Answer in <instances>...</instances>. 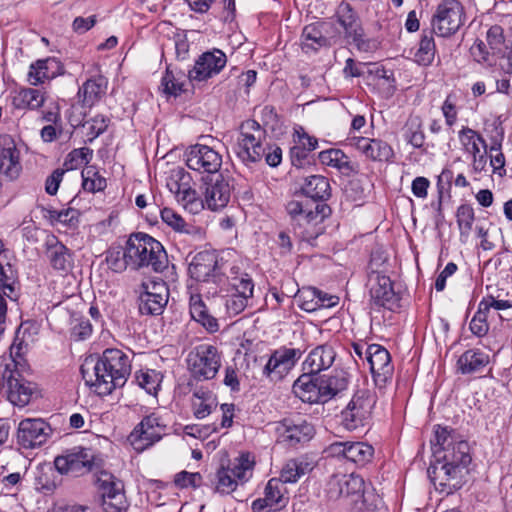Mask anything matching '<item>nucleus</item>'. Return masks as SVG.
I'll list each match as a JSON object with an SVG mask.
<instances>
[{"mask_svg":"<svg viewBox=\"0 0 512 512\" xmlns=\"http://www.w3.org/2000/svg\"><path fill=\"white\" fill-rule=\"evenodd\" d=\"M133 357L132 351L126 353L118 348H107L91 368L88 361L81 366L82 378L98 395H108L126 383Z\"/></svg>","mask_w":512,"mask_h":512,"instance_id":"obj_1","label":"nucleus"},{"mask_svg":"<svg viewBox=\"0 0 512 512\" xmlns=\"http://www.w3.org/2000/svg\"><path fill=\"white\" fill-rule=\"evenodd\" d=\"M124 259L127 265L136 270L146 267L159 273L168 266V256L163 245L142 232L129 236L124 249Z\"/></svg>","mask_w":512,"mask_h":512,"instance_id":"obj_2","label":"nucleus"},{"mask_svg":"<svg viewBox=\"0 0 512 512\" xmlns=\"http://www.w3.org/2000/svg\"><path fill=\"white\" fill-rule=\"evenodd\" d=\"M255 461L250 453H242L228 466H221L210 479V486L215 493L228 495L235 491L238 485L248 482L253 475Z\"/></svg>","mask_w":512,"mask_h":512,"instance_id":"obj_3","label":"nucleus"},{"mask_svg":"<svg viewBox=\"0 0 512 512\" xmlns=\"http://www.w3.org/2000/svg\"><path fill=\"white\" fill-rule=\"evenodd\" d=\"M326 492L330 499L336 500L340 497L357 496L362 498L367 509H378L381 499L370 491L365 490L363 478L354 473L335 474L330 477L326 485Z\"/></svg>","mask_w":512,"mask_h":512,"instance_id":"obj_4","label":"nucleus"},{"mask_svg":"<svg viewBox=\"0 0 512 512\" xmlns=\"http://www.w3.org/2000/svg\"><path fill=\"white\" fill-rule=\"evenodd\" d=\"M376 402L377 397L373 391L358 389L341 412L342 426L348 431L369 426Z\"/></svg>","mask_w":512,"mask_h":512,"instance_id":"obj_5","label":"nucleus"},{"mask_svg":"<svg viewBox=\"0 0 512 512\" xmlns=\"http://www.w3.org/2000/svg\"><path fill=\"white\" fill-rule=\"evenodd\" d=\"M188 272L191 278L198 282L215 284L219 289H216L213 294L221 293L223 286L228 283V277L224 273V263L219 261L215 251L198 252L192 258Z\"/></svg>","mask_w":512,"mask_h":512,"instance_id":"obj_6","label":"nucleus"},{"mask_svg":"<svg viewBox=\"0 0 512 512\" xmlns=\"http://www.w3.org/2000/svg\"><path fill=\"white\" fill-rule=\"evenodd\" d=\"M186 361L194 380L207 381L217 375L221 367L222 354L216 346L200 344L189 352Z\"/></svg>","mask_w":512,"mask_h":512,"instance_id":"obj_7","label":"nucleus"},{"mask_svg":"<svg viewBox=\"0 0 512 512\" xmlns=\"http://www.w3.org/2000/svg\"><path fill=\"white\" fill-rule=\"evenodd\" d=\"M265 130L255 120H246L240 126L235 153L243 163H255L262 159L265 148Z\"/></svg>","mask_w":512,"mask_h":512,"instance_id":"obj_8","label":"nucleus"},{"mask_svg":"<svg viewBox=\"0 0 512 512\" xmlns=\"http://www.w3.org/2000/svg\"><path fill=\"white\" fill-rule=\"evenodd\" d=\"M54 464L61 474L81 476L100 468L102 459L90 448L74 447L66 454L57 456Z\"/></svg>","mask_w":512,"mask_h":512,"instance_id":"obj_9","label":"nucleus"},{"mask_svg":"<svg viewBox=\"0 0 512 512\" xmlns=\"http://www.w3.org/2000/svg\"><path fill=\"white\" fill-rule=\"evenodd\" d=\"M96 486L104 512H121L127 509L128 502L124 492V484L112 473L107 471L98 472Z\"/></svg>","mask_w":512,"mask_h":512,"instance_id":"obj_10","label":"nucleus"},{"mask_svg":"<svg viewBox=\"0 0 512 512\" xmlns=\"http://www.w3.org/2000/svg\"><path fill=\"white\" fill-rule=\"evenodd\" d=\"M463 6L458 0H442L432 16V30L440 37L454 35L463 25Z\"/></svg>","mask_w":512,"mask_h":512,"instance_id":"obj_11","label":"nucleus"},{"mask_svg":"<svg viewBox=\"0 0 512 512\" xmlns=\"http://www.w3.org/2000/svg\"><path fill=\"white\" fill-rule=\"evenodd\" d=\"M505 48L507 44L504 29L500 25H492L486 31L485 41L477 39L470 47V54L477 63L491 66Z\"/></svg>","mask_w":512,"mask_h":512,"instance_id":"obj_12","label":"nucleus"},{"mask_svg":"<svg viewBox=\"0 0 512 512\" xmlns=\"http://www.w3.org/2000/svg\"><path fill=\"white\" fill-rule=\"evenodd\" d=\"M341 36L331 22L318 21L306 25L301 34V49L305 53L317 52L321 48L337 44Z\"/></svg>","mask_w":512,"mask_h":512,"instance_id":"obj_13","label":"nucleus"},{"mask_svg":"<svg viewBox=\"0 0 512 512\" xmlns=\"http://www.w3.org/2000/svg\"><path fill=\"white\" fill-rule=\"evenodd\" d=\"M276 432L280 444L289 448H298L314 437L315 428L307 419L296 416L278 422Z\"/></svg>","mask_w":512,"mask_h":512,"instance_id":"obj_14","label":"nucleus"},{"mask_svg":"<svg viewBox=\"0 0 512 512\" xmlns=\"http://www.w3.org/2000/svg\"><path fill=\"white\" fill-rule=\"evenodd\" d=\"M165 429L166 425L161 418L156 413H152L145 416L134 427L128 436V441L137 452H143L162 439Z\"/></svg>","mask_w":512,"mask_h":512,"instance_id":"obj_15","label":"nucleus"},{"mask_svg":"<svg viewBox=\"0 0 512 512\" xmlns=\"http://www.w3.org/2000/svg\"><path fill=\"white\" fill-rule=\"evenodd\" d=\"M233 283H227L231 288L223 286L219 294L220 300L225 306L228 316H236L243 312L248 305V300L253 296L254 284L252 279L245 275L241 279H233Z\"/></svg>","mask_w":512,"mask_h":512,"instance_id":"obj_16","label":"nucleus"},{"mask_svg":"<svg viewBox=\"0 0 512 512\" xmlns=\"http://www.w3.org/2000/svg\"><path fill=\"white\" fill-rule=\"evenodd\" d=\"M169 289L163 280H148L139 288V311L143 315H160L168 303Z\"/></svg>","mask_w":512,"mask_h":512,"instance_id":"obj_17","label":"nucleus"},{"mask_svg":"<svg viewBox=\"0 0 512 512\" xmlns=\"http://www.w3.org/2000/svg\"><path fill=\"white\" fill-rule=\"evenodd\" d=\"M331 215V208L326 203H318L307 215L292 225L294 234L310 244L325 231L323 222Z\"/></svg>","mask_w":512,"mask_h":512,"instance_id":"obj_18","label":"nucleus"},{"mask_svg":"<svg viewBox=\"0 0 512 512\" xmlns=\"http://www.w3.org/2000/svg\"><path fill=\"white\" fill-rule=\"evenodd\" d=\"M186 165L200 174H217L222 166V155L216 149L204 145L190 146L185 153Z\"/></svg>","mask_w":512,"mask_h":512,"instance_id":"obj_19","label":"nucleus"},{"mask_svg":"<svg viewBox=\"0 0 512 512\" xmlns=\"http://www.w3.org/2000/svg\"><path fill=\"white\" fill-rule=\"evenodd\" d=\"M301 356L300 349L280 347L272 352L263 367L262 374L270 381L277 382L288 374Z\"/></svg>","mask_w":512,"mask_h":512,"instance_id":"obj_20","label":"nucleus"},{"mask_svg":"<svg viewBox=\"0 0 512 512\" xmlns=\"http://www.w3.org/2000/svg\"><path fill=\"white\" fill-rule=\"evenodd\" d=\"M462 469L446 461H437L427 470L428 476L435 488L441 493L452 494L462 486Z\"/></svg>","mask_w":512,"mask_h":512,"instance_id":"obj_21","label":"nucleus"},{"mask_svg":"<svg viewBox=\"0 0 512 512\" xmlns=\"http://www.w3.org/2000/svg\"><path fill=\"white\" fill-rule=\"evenodd\" d=\"M2 380V387L6 388L8 399L13 405L23 407L30 402L34 386L22 377L20 371L11 369L10 364H7Z\"/></svg>","mask_w":512,"mask_h":512,"instance_id":"obj_22","label":"nucleus"},{"mask_svg":"<svg viewBox=\"0 0 512 512\" xmlns=\"http://www.w3.org/2000/svg\"><path fill=\"white\" fill-rule=\"evenodd\" d=\"M52 429L42 419L26 418L20 421L17 428V443L24 449H33L43 445L50 436Z\"/></svg>","mask_w":512,"mask_h":512,"instance_id":"obj_23","label":"nucleus"},{"mask_svg":"<svg viewBox=\"0 0 512 512\" xmlns=\"http://www.w3.org/2000/svg\"><path fill=\"white\" fill-rule=\"evenodd\" d=\"M370 300L374 306L394 311L399 307L400 297L394 291L390 277L373 273L370 277Z\"/></svg>","mask_w":512,"mask_h":512,"instance_id":"obj_24","label":"nucleus"},{"mask_svg":"<svg viewBox=\"0 0 512 512\" xmlns=\"http://www.w3.org/2000/svg\"><path fill=\"white\" fill-rule=\"evenodd\" d=\"M369 368L375 384L382 388L392 380L394 366L389 351L379 344L369 345Z\"/></svg>","mask_w":512,"mask_h":512,"instance_id":"obj_25","label":"nucleus"},{"mask_svg":"<svg viewBox=\"0 0 512 512\" xmlns=\"http://www.w3.org/2000/svg\"><path fill=\"white\" fill-rule=\"evenodd\" d=\"M227 63L225 53L219 49H213L202 53L195 62L194 67L189 70L190 81H204L219 74Z\"/></svg>","mask_w":512,"mask_h":512,"instance_id":"obj_26","label":"nucleus"},{"mask_svg":"<svg viewBox=\"0 0 512 512\" xmlns=\"http://www.w3.org/2000/svg\"><path fill=\"white\" fill-rule=\"evenodd\" d=\"M347 140L351 147L372 161L389 162L394 157L392 147L381 139L353 136Z\"/></svg>","mask_w":512,"mask_h":512,"instance_id":"obj_27","label":"nucleus"},{"mask_svg":"<svg viewBox=\"0 0 512 512\" xmlns=\"http://www.w3.org/2000/svg\"><path fill=\"white\" fill-rule=\"evenodd\" d=\"M21 171L20 151L15 140L10 135H0V173L14 180L19 177Z\"/></svg>","mask_w":512,"mask_h":512,"instance_id":"obj_28","label":"nucleus"},{"mask_svg":"<svg viewBox=\"0 0 512 512\" xmlns=\"http://www.w3.org/2000/svg\"><path fill=\"white\" fill-rule=\"evenodd\" d=\"M293 393L301 401L309 404L327 402L322 389L321 375L307 371L294 382Z\"/></svg>","mask_w":512,"mask_h":512,"instance_id":"obj_29","label":"nucleus"},{"mask_svg":"<svg viewBox=\"0 0 512 512\" xmlns=\"http://www.w3.org/2000/svg\"><path fill=\"white\" fill-rule=\"evenodd\" d=\"M231 198V186L224 177L217 176L214 182L206 183L204 203L212 211L220 210L227 206Z\"/></svg>","mask_w":512,"mask_h":512,"instance_id":"obj_30","label":"nucleus"},{"mask_svg":"<svg viewBox=\"0 0 512 512\" xmlns=\"http://www.w3.org/2000/svg\"><path fill=\"white\" fill-rule=\"evenodd\" d=\"M336 358V351L331 344L325 343L316 346L307 355L303 362V370L320 375L323 370L329 369Z\"/></svg>","mask_w":512,"mask_h":512,"instance_id":"obj_31","label":"nucleus"},{"mask_svg":"<svg viewBox=\"0 0 512 512\" xmlns=\"http://www.w3.org/2000/svg\"><path fill=\"white\" fill-rule=\"evenodd\" d=\"M335 16L347 39H352L354 42L362 40L363 28L361 21L349 3L342 2L338 6Z\"/></svg>","mask_w":512,"mask_h":512,"instance_id":"obj_32","label":"nucleus"},{"mask_svg":"<svg viewBox=\"0 0 512 512\" xmlns=\"http://www.w3.org/2000/svg\"><path fill=\"white\" fill-rule=\"evenodd\" d=\"M489 362L488 353L477 348L469 349L458 358L457 369L461 374H473L482 372Z\"/></svg>","mask_w":512,"mask_h":512,"instance_id":"obj_33","label":"nucleus"},{"mask_svg":"<svg viewBox=\"0 0 512 512\" xmlns=\"http://www.w3.org/2000/svg\"><path fill=\"white\" fill-rule=\"evenodd\" d=\"M313 468L314 462L306 455L289 459L282 467L279 480L283 483H295Z\"/></svg>","mask_w":512,"mask_h":512,"instance_id":"obj_34","label":"nucleus"},{"mask_svg":"<svg viewBox=\"0 0 512 512\" xmlns=\"http://www.w3.org/2000/svg\"><path fill=\"white\" fill-rule=\"evenodd\" d=\"M189 310L192 319L201 324L207 332L215 333L219 330L218 320L209 314L201 295H191Z\"/></svg>","mask_w":512,"mask_h":512,"instance_id":"obj_35","label":"nucleus"},{"mask_svg":"<svg viewBox=\"0 0 512 512\" xmlns=\"http://www.w3.org/2000/svg\"><path fill=\"white\" fill-rule=\"evenodd\" d=\"M107 85V79L101 75L86 80L78 92L83 105L91 107L97 103L105 95Z\"/></svg>","mask_w":512,"mask_h":512,"instance_id":"obj_36","label":"nucleus"},{"mask_svg":"<svg viewBox=\"0 0 512 512\" xmlns=\"http://www.w3.org/2000/svg\"><path fill=\"white\" fill-rule=\"evenodd\" d=\"M301 191L305 196L320 203H324L331 196L329 181L322 175H311L305 178Z\"/></svg>","mask_w":512,"mask_h":512,"instance_id":"obj_37","label":"nucleus"},{"mask_svg":"<svg viewBox=\"0 0 512 512\" xmlns=\"http://www.w3.org/2000/svg\"><path fill=\"white\" fill-rule=\"evenodd\" d=\"M322 389L327 401L348 388L350 374L344 369H335L330 375H321Z\"/></svg>","mask_w":512,"mask_h":512,"instance_id":"obj_38","label":"nucleus"},{"mask_svg":"<svg viewBox=\"0 0 512 512\" xmlns=\"http://www.w3.org/2000/svg\"><path fill=\"white\" fill-rule=\"evenodd\" d=\"M188 82H190L188 75L181 71L175 72L168 66L161 79V87L165 94L177 97L187 90Z\"/></svg>","mask_w":512,"mask_h":512,"instance_id":"obj_39","label":"nucleus"},{"mask_svg":"<svg viewBox=\"0 0 512 512\" xmlns=\"http://www.w3.org/2000/svg\"><path fill=\"white\" fill-rule=\"evenodd\" d=\"M217 407L216 396L209 390L196 389L192 395L194 416L198 419L207 417Z\"/></svg>","mask_w":512,"mask_h":512,"instance_id":"obj_40","label":"nucleus"},{"mask_svg":"<svg viewBox=\"0 0 512 512\" xmlns=\"http://www.w3.org/2000/svg\"><path fill=\"white\" fill-rule=\"evenodd\" d=\"M442 459L463 470L472 460L468 442L465 440H457L444 451Z\"/></svg>","mask_w":512,"mask_h":512,"instance_id":"obj_41","label":"nucleus"},{"mask_svg":"<svg viewBox=\"0 0 512 512\" xmlns=\"http://www.w3.org/2000/svg\"><path fill=\"white\" fill-rule=\"evenodd\" d=\"M433 31H423L418 44V48L414 54V60L422 66H430L436 55V44Z\"/></svg>","mask_w":512,"mask_h":512,"instance_id":"obj_42","label":"nucleus"},{"mask_svg":"<svg viewBox=\"0 0 512 512\" xmlns=\"http://www.w3.org/2000/svg\"><path fill=\"white\" fill-rule=\"evenodd\" d=\"M51 266L59 271L67 272L72 268L73 259L69 249L60 242L49 246L47 251Z\"/></svg>","mask_w":512,"mask_h":512,"instance_id":"obj_43","label":"nucleus"},{"mask_svg":"<svg viewBox=\"0 0 512 512\" xmlns=\"http://www.w3.org/2000/svg\"><path fill=\"white\" fill-rule=\"evenodd\" d=\"M318 159L321 164L335 168L342 173H349L353 170L349 157L340 149L331 148L321 151Z\"/></svg>","mask_w":512,"mask_h":512,"instance_id":"obj_44","label":"nucleus"},{"mask_svg":"<svg viewBox=\"0 0 512 512\" xmlns=\"http://www.w3.org/2000/svg\"><path fill=\"white\" fill-rule=\"evenodd\" d=\"M374 455V448L365 442L348 441L346 460L358 466L369 463Z\"/></svg>","mask_w":512,"mask_h":512,"instance_id":"obj_45","label":"nucleus"},{"mask_svg":"<svg viewBox=\"0 0 512 512\" xmlns=\"http://www.w3.org/2000/svg\"><path fill=\"white\" fill-rule=\"evenodd\" d=\"M54 64L56 61L53 58L39 59L32 63L28 72V82L36 86L53 77L54 73L50 72V68Z\"/></svg>","mask_w":512,"mask_h":512,"instance_id":"obj_46","label":"nucleus"},{"mask_svg":"<svg viewBox=\"0 0 512 512\" xmlns=\"http://www.w3.org/2000/svg\"><path fill=\"white\" fill-rule=\"evenodd\" d=\"M458 136L464 151L471 155L479 154L480 145L486 147V142L483 137L469 127H463L459 131Z\"/></svg>","mask_w":512,"mask_h":512,"instance_id":"obj_47","label":"nucleus"},{"mask_svg":"<svg viewBox=\"0 0 512 512\" xmlns=\"http://www.w3.org/2000/svg\"><path fill=\"white\" fill-rule=\"evenodd\" d=\"M162 221L174 231L185 234H192L195 227L188 224L183 217L173 209L165 207L160 210Z\"/></svg>","mask_w":512,"mask_h":512,"instance_id":"obj_48","label":"nucleus"},{"mask_svg":"<svg viewBox=\"0 0 512 512\" xmlns=\"http://www.w3.org/2000/svg\"><path fill=\"white\" fill-rule=\"evenodd\" d=\"M135 381L148 394H156L160 387L162 376L153 369L140 370L135 373Z\"/></svg>","mask_w":512,"mask_h":512,"instance_id":"obj_49","label":"nucleus"},{"mask_svg":"<svg viewBox=\"0 0 512 512\" xmlns=\"http://www.w3.org/2000/svg\"><path fill=\"white\" fill-rule=\"evenodd\" d=\"M319 295H321V291L314 287L299 291L296 296L299 307L306 312L320 309L323 301L319 299Z\"/></svg>","mask_w":512,"mask_h":512,"instance_id":"obj_50","label":"nucleus"},{"mask_svg":"<svg viewBox=\"0 0 512 512\" xmlns=\"http://www.w3.org/2000/svg\"><path fill=\"white\" fill-rule=\"evenodd\" d=\"M487 305L479 302L478 309L470 321L469 328L473 335L484 337L489 331Z\"/></svg>","mask_w":512,"mask_h":512,"instance_id":"obj_51","label":"nucleus"},{"mask_svg":"<svg viewBox=\"0 0 512 512\" xmlns=\"http://www.w3.org/2000/svg\"><path fill=\"white\" fill-rule=\"evenodd\" d=\"M435 433V441H432L434 446V453H439L440 451H445L452 444H454L458 439L455 433V430L449 428L447 426L436 425L434 428Z\"/></svg>","mask_w":512,"mask_h":512,"instance_id":"obj_52","label":"nucleus"},{"mask_svg":"<svg viewBox=\"0 0 512 512\" xmlns=\"http://www.w3.org/2000/svg\"><path fill=\"white\" fill-rule=\"evenodd\" d=\"M457 224L461 238H467L470 235L475 220L474 209L469 204H462L456 212Z\"/></svg>","mask_w":512,"mask_h":512,"instance_id":"obj_53","label":"nucleus"},{"mask_svg":"<svg viewBox=\"0 0 512 512\" xmlns=\"http://www.w3.org/2000/svg\"><path fill=\"white\" fill-rule=\"evenodd\" d=\"M264 498L276 508L284 506L283 482L276 478L270 479L264 489Z\"/></svg>","mask_w":512,"mask_h":512,"instance_id":"obj_54","label":"nucleus"},{"mask_svg":"<svg viewBox=\"0 0 512 512\" xmlns=\"http://www.w3.org/2000/svg\"><path fill=\"white\" fill-rule=\"evenodd\" d=\"M92 158V150L87 147L72 150L64 161L66 170H75L87 164Z\"/></svg>","mask_w":512,"mask_h":512,"instance_id":"obj_55","label":"nucleus"},{"mask_svg":"<svg viewBox=\"0 0 512 512\" xmlns=\"http://www.w3.org/2000/svg\"><path fill=\"white\" fill-rule=\"evenodd\" d=\"M82 177V186L85 191L94 193L106 188V179L92 169H87L86 172L83 171Z\"/></svg>","mask_w":512,"mask_h":512,"instance_id":"obj_56","label":"nucleus"},{"mask_svg":"<svg viewBox=\"0 0 512 512\" xmlns=\"http://www.w3.org/2000/svg\"><path fill=\"white\" fill-rule=\"evenodd\" d=\"M202 475L199 472L181 471L174 477L175 485L180 489L193 488L196 489L202 485Z\"/></svg>","mask_w":512,"mask_h":512,"instance_id":"obj_57","label":"nucleus"},{"mask_svg":"<svg viewBox=\"0 0 512 512\" xmlns=\"http://www.w3.org/2000/svg\"><path fill=\"white\" fill-rule=\"evenodd\" d=\"M293 141L295 145L307 150L308 152L315 150L318 146V140L315 137L308 135L300 126L294 129Z\"/></svg>","mask_w":512,"mask_h":512,"instance_id":"obj_58","label":"nucleus"},{"mask_svg":"<svg viewBox=\"0 0 512 512\" xmlns=\"http://www.w3.org/2000/svg\"><path fill=\"white\" fill-rule=\"evenodd\" d=\"M405 138L413 147L421 148L425 142V135L421 130V124L416 121H411L407 126Z\"/></svg>","mask_w":512,"mask_h":512,"instance_id":"obj_59","label":"nucleus"},{"mask_svg":"<svg viewBox=\"0 0 512 512\" xmlns=\"http://www.w3.org/2000/svg\"><path fill=\"white\" fill-rule=\"evenodd\" d=\"M92 324L88 319H76V323L71 330V336L74 340L81 341L89 338L92 334Z\"/></svg>","mask_w":512,"mask_h":512,"instance_id":"obj_60","label":"nucleus"},{"mask_svg":"<svg viewBox=\"0 0 512 512\" xmlns=\"http://www.w3.org/2000/svg\"><path fill=\"white\" fill-rule=\"evenodd\" d=\"M87 125L88 135L91 136V139H94L107 130L109 119L103 115H96L87 122Z\"/></svg>","mask_w":512,"mask_h":512,"instance_id":"obj_61","label":"nucleus"},{"mask_svg":"<svg viewBox=\"0 0 512 512\" xmlns=\"http://www.w3.org/2000/svg\"><path fill=\"white\" fill-rule=\"evenodd\" d=\"M309 210L312 209L298 200H291L286 204V212L291 218V225L299 221L304 215H307Z\"/></svg>","mask_w":512,"mask_h":512,"instance_id":"obj_62","label":"nucleus"},{"mask_svg":"<svg viewBox=\"0 0 512 512\" xmlns=\"http://www.w3.org/2000/svg\"><path fill=\"white\" fill-rule=\"evenodd\" d=\"M368 64L356 62L352 58H348L345 62V66L343 69V74L345 78L349 77H361L364 76L367 71L365 69H368Z\"/></svg>","mask_w":512,"mask_h":512,"instance_id":"obj_63","label":"nucleus"},{"mask_svg":"<svg viewBox=\"0 0 512 512\" xmlns=\"http://www.w3.org/2000/svg\"><path fill=\"white\" fill-rule=\"evenodd\" d=\"M508 42L509 45H507V48H505V51L502 52V55L499 57L502 59L499 63V68L504 74H512V28Z\"/></svg>","mask_w":512,"mask_h":512,"instance_id":"obj_64","label":"nucleus"}]
</instances>
